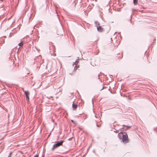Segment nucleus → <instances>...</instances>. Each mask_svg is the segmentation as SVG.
<instances>
[{
    "instance_id": "f257e3e1",
    "label": "nucleus",
    "mask_w": 157,
    "mask_h": 157,
    "mask_svg": "<svg viewBox=\"0 0 157 157\" xmlns=\"http://www.w3.org/2000/svg\"><path fill=\"white\" fill-rule=\"evenodd\" d=\"M63 142V140H61L59 142H56V144L53 145V147L52 149V150H53L57 147L62 145Z\"/></svg>"
},
{
    "instance_id": "f03ea898",
    "label": "nucleus",
    "mask_w": 157,
    "mask_h": 157,
    "mask_svg": "<svg viewBox=\"0 0 157 157\" xmlns=\"http://www.w3.org/2000/svg\"><path fill=\"white\" fill-rule=\"evenodd\" d=\"M122 137V140L124 143H127L128 142V137L127 134L123 135Z\"/></svg>"
},
{
    "instance_id": "7ed1b4c3",
    "label": "nucleus",
    "mask_w": 157,
    "mask_h": 157,
    "mask_svg": "<svg viewBox=\"0 0 157 157\" xmlns=\"http://www.w3.org/2000/svg\"><path fill=\"white\" fill-rule=\"evenodd\" d=\"M25 95L26 100L28 101H29V92L28 91H26L25 92Z\"/></svg>"
},
{
    "instance_id": "20e7f679",
    "label": "nucleus",
    "mask_w": 157,
    "mask_h": 157,
    "mask_svg": "<svg viewBox=\"0 0 157 157\" xmlns=\"http://www.w3.org/2000/svg\"><path fill=\"white\" fill-rule=\"evenodd\" d=\"M97 29L98 31L100 32H102L104 31V29L100 26L97 27Z\"/></svg>"
},
{
    "instance_id": "39448f33",
    "label": "nucleus",
    "mask_w": 157,
    "mask_h": 157,
    "mask_svg": "<svg viewBox=\"0 0 157 157\" xmlns=\"http://www.w3.org/2000/svg\"><path fill=\"white\" fill-rule=\"evenodd\" d=\"M130 127H131L128 126H126L124 125H123L122 128L124 129V130H127L130 128Z\"/></svg>"
},
{
    "instance_id": "423d86ee",
    "label": "nucleus",
    "mask_w": 157,
    "mask_h": 157,
    "mask_svg": "<svg viewBox=\"0 0 157 157\" xmlns=\"http://www.w3.org/2000/svg\"><path fill=\"white\" fill-rule=\"evenodd\" d=\"M72 106L73 109V110H75L77 108V105L76 104L74 103H73L72 104Z\"/></svg>"
},
{
    "instance_id": "0eeeda50",
    "label": "nucleus",
    "mask_w": 157,
    "mask_h": 157,
    "mask_svg": "<svg viewBox=\"0 0 157 157\" xmlns=\"http://www.w3.org/2000/svg\"><path fill=\"white\" fill-rule=\"evenodd\" d=\"M133 3L135 5H136L138 4V0H133Z\"/></svg>"
},
{
    "instance_id": "6e6552de",
    "label": "nucleus",
    "mask_w": 157,
    "mask_h": 157,
    "mask_svg": "<svg viewBox=\"0 0 157 157\" xmlns=\"http://www.w3.org/2000/svg\"><path fill=\"white\" fill-rule=\"evenodd\" d=\"M95 24L96 25L97 27H98V26H99V23L98 21H95Z\"/></svg>"
},
{
    "instance_id": "1a4fd4ad",
    "label": "nucleus",
    "mask_w": 157,
    "mask_h": 157,
    "mask_svg": "<svg viewBox=\"0 0 157 157\" xmlns=\"http://www.w3.org/2000/svg\"><path fill=\"white\" fill-rule=\"evenodd\" d=\"M23 45V43L22 42H21L20 43H19V44H18V45L19 46H21Z\"/></svg>"
},
{
    "instance_id": "9d476101",
    "label": "nucleus",
    "mask_w": 157,
    "mask_h": 157,
    "mask_svg": "<svg viewBox=\"0 0 157 157\" xmlns=\"http://www.w3.org/2000/svg\"><path fill=\"white\" fill-rule=\"evenodd\" d=\"M71 138H69V139H68V140H71Z\"/></svg>"
},
{
    "instance_id": "9b49d317",
    "label": "nucleus",
    "mask_w": 157,
    "mask_h": 157,
    "mask_svg": "<svg viewBox=\"0 0 157 157\" xmlns=\"http://www.w3.org/2000/svg\"><path fill=\"white\" fill-rule=\"evenodd\" d=\"M11 153H12V152H10V155L8 156V157H10V156H11L10 155H11Z\"/></svg>"
},
{
    "instance_id": "f8f14e48",
    "label": "nucleus",
    "mask_w": 157,
    "mask_h": 157,
    "mask_svg": "<svg viewBox=\"0 0 157 157\" xmlns=\"http://www.w3.org/2000/svg\"><path fill=\"white\" fill-rule=\"evenodd\" d=\"M71 121L72 123H74V121L73 120H71Z\"/></svg>"
},
{
    "instance_id": "ddd939ff",
    "label": "nucleus",
    "mask_w": 157,
    "mask_h": 157,
    "mask_svg": "<svg viewBox=\"0 0 157 157\" xmlns=\"http://www.w3.org/2000/svg\"><path fill=\"white\" fill-rule=\"evenodd\" d=\"M34 157H38V155H36Z\"/></svg>"
},
{
    "instance_id": "4468645a",
    "label": "nucleus",
    "mask_w": 157,
    "mask_h": 157,
    "mask_svg": "<svg viewBox=\"0 0 157 157\" xmlns=\"http://www.w3.org/2000/svg\"><path fill=\"white\" fill-rule=\"evenodd\" d=\"M97 126L98 127H99V125H98V124H97Z\"/></svg>"
}]
</instances>
